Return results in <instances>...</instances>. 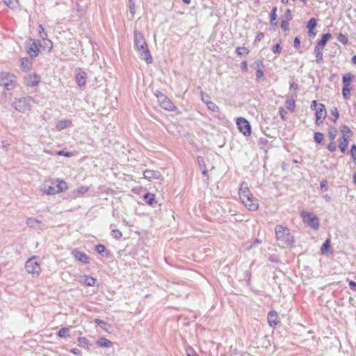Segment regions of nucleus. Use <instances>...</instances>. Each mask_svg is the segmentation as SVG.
Listing matches in <instances>:
<instances>
[{"label": "nucleus", "mask_w": 356, "mask_h": 356, "mask_svg": "<svg viewBox=\"0 0 356 356\" xmlns=\"http://www.w3.org/2000/svg\"><path fill=\"white\" fill-rule=\"evenodd\" d=\"M239 197L244 206L249 211H256L259 208V201L255 198L249 190L246 182H243L238 191Z\"/></svg>", "instance_id": "f257e3e1"}, {"label": "nucleus", "mask_w": 356, "mask_h": 356, "mask_svg": "<svg viewBox=\"0 0 356 356\" xmlns=\"http://www.w3.org/2000/svg\"><path fill=\"white\" fill-rule=\"evenodd\" d=\"M275 236L277 245L282 248H287L292 246L293 236L289 229L282 225H277L275 228Z\"/></svg>", "instance_id": "f03ea898"}, {"label": "nucleus", "mask_w": 356, "mask_h": 356, "mask_svg": "<svg viewBox=\"0 0 356 356\" xmlns=\"http://www.w3.org/2000/svg\"><path fill=\"white\" fill-rule=\"evenodd\" d=\"M67 183L59 179H49L45 181L41 188L42 191L47 195H54L65 191Z\"/></svg>", "instance_id": "7ed1b4c3"}, {"label": "nucleus", "mask_w": 356, "mask_h": 356, "mask_svg": "<svg viewBox=\"0 0 356 356\" xmlns=\"http://www.w3.org/2000/svg\"><path fill=\"white\" fill-rule=\"evenodd\" d=\"M35 102L33 97L29 96L17 98L12 104V106L20 113L31 111L33 104Z\"/></svg>", "instance_id": "20e7f679"}, {"label": "nucleus", "mask_w": 356, "mask_h": 356, "mask_svg": "<svg viewBox=\"0 0 356 356\" xmlns=\"http://www.w3.org/2000/svg\"><path fill=\"white\" fill-rule=\"evenodd\" d=\"M0 86L8 91L15 89L17 86L16 76L6 72L0 73Z\"/></svg>", "instance_id": "39448f33"}, {"label": "nucleus", "mask_w": 356, "mask_h": 356, "mask_svg": "<svg viewBox=\"0 0 356 356\" xmlns=\"http://www.w3.org/2000/svg\"><path fill=\"white\" fill-rule=\"evenodd\" d=\"M303 222L310 227L318 229L319 227V220L318 217L314 213L306 211H302L300 213Z\"/></svg>", "instance_id": "423d86ee"}, {"label": "nucleus", "mask_w": 356, "mask_h": 356, "mask_svg": "<svg viewBox=\"0 0 356 356\" xmlns=\"http://www.w3.org/2000/svg\"><path fill=\"white\" fill-rule=\"evenodd\" d=\"M155 95L156 96L158 103L161 108L170 111H173L176 109V106L172 104L170 99L161 92L156 91Z\"/></svg>", "instance_id": "0eeeda50"}, {"label": "nucleus", "mask_w": 356, "mask_h": 356, "mask_svg": "<svg viewBox=\"0 0 356 356\" xmlns=\"http://www.w3.org/2000/svg\"><path fill=\"white\" fill-rule=\"evenodd\" d=\"M26 271L33 276H38L41 268L38 259L35 257L29 259L25 264Z\"/></svg>", "instance_id": "6e6552de"}, {"label": "nucleus", "mask_w": 356, "mask_h": 356, "mask_svg": "<svg viewBox=\"0 0 356 356\" xmlns=\"http://www.w3.org/2000/svg\"><path fill=\"white\" fill-rule=\"evenodd\" d=\"M238 128L244 136H250L251 134V127L248 120L243 118H238L236 120Z\"/></svg>", "instance_id": "1a4fd4ad"}, {"label": "nucleus", "mask_w": 356, "mask_h": 356, "mask_svg": "<svg viewBox=\"0 0 356 356\" xmlns=\"http://www.w3.org/2000/svg\"><path fill=\"white\" fill-rule=\"evenodd\" d=\"M137 51L140 54L141 59L145 60L147 64L152 63L153 61L152 57L150 54L147 46H136Z\"/></svg>", "instance_id": "9d476101"}, {"label": "nucleus", "mask_w": 356, "mask_h": 356, "mask_svg": "<svg viewBox=\"0 0 356 356\" xmlns=\"http://www.w3.org/2000/svg\"><path fill=\"white\" fill-rule=\"evenodd\" d=\"M144 177L149 181L151 180H162L163 179V175L159 171L147 170L143 172Z\"/></svg>", "instance_id": "9b49d317"}, {"label": "nucleus", "mask_w": 356, "mask_h": 356, "mask_svg": "<svg viewBox=\"0 0 356 356\" xmlns=\"http://www.w3.org/2000/svg\"><path fill=\"white\" fill-rule=\"evenodd\" d=\"M40 81V76L37 74L28 75L24 78V83L27 86H36Z\"/></svg>", "instance_id": "f8f14e48"}, {"label": "nucleus", "mask_w": 356, "mask_h": 356, "mask_svg": "<svg viewBox=\"0 0 356 356\" xmlns=\"http://www.w3.org/2000/svg\"><path fill=\"white\" fill-rule=\"evenodd\" d=\"M26 225L33 229L40 230L44 227L43 222L38 219L33 218H29L26 222Z\"/></svg>", "instance_id": "ddd939ff"}, {"label": "nucleus", "mask_w": 356, "mask_h": 356, "mask_svg": "<svg viewBox=\"0 0 356 356\" xmlns=\"http://www.w3.org/2000/svg\"><path fill=\"white\" fill-rule=\"evenodd\" d=\"M75 72L78 86L80 87L85 86L87 79L86 73L82 71L80 68L76 69Z\"/></svg>", "instance_id": "4468645a"}, {"label": "nucleus", "mask_w": 356, "mask_h": 356, "mask_svg": "<svg viewBox=\"0 0 356 356\" xmlns=\"http://www.w3.org/2000/svg\"><path fill=\"white\" fill-rule=\"evenodd\" d=\"M72 254L74 257L76 259L79 261H81L83 264H89L90 258L83 252L79 251L77 250H74L72 252Z\"/></svg>", "instance_id": "2eb2a0df"}, {"label": "nucleus", "mask_w": 356, "mask_h": 356, "mask_svg": "<svg viewBox=\"0 0 356 356\" xmlns=\"http://www.w3.org/2000/svg\"><path fill=\"white\" fill-rule=\"evenodd\" d=\"M78 280L79 282L85 284L88 286H93L97 283V280L95 278L86 275L79 276Z\"/></svg>", "instance_id": "dca6fc26"}, {"label": "nucleus", "mask_w": 356, "mask_h": 356, "mask_svg": "<svg viewBox=\"0 0 356 356\" xmlns=\"http://www.w3.org/2000/svg\"><path fill=\"white\" fill-rule=\"evenodd\" d=\"M268 322L270 326L276 325L280 323L278 314L275 311L272 310L268 314Z\"/></svg>", "instance_id": "f3484780"}, {"label": "nucleus", "mask_w": 356, "mask_h": 356, "mask_svg": "<svg viewBox=\"0 0 356 356\" xmlns=\"http://www.w3.org/2000/svg\"><path fill=\"white\" fill-rule=\"evenodd\" d=\"M254 67L257 70H256V78L257 80L260 79L263 76L264 73L261 70L263 67L262 61L257 60L254 63Z\"/></svg>", "instance_id": "a211bd4d"}, {"label": "nucleus", "mask_w": 356, "mask_h": 356, "mask_svg": "<svg viewBox=\"0 0 356 356\" xmlns=\"http://www.w3.org/2000/svg\"><path fill=\"white\" fill-rule=\"evenodd\" d=\"M20 61V68L22 71L28 72L31 69L32 63L27 58H22Z\"/></svg>", "instance_id": "6ab92c4d"}, {"label": "nucleus", "mask_w": 356, "mask_h": 356, "mask_svg": "<svg viewBox=\"0 0 356 356\" xmlns=\"http://www.w3.org/2000/svg\"><path fill=\"white\" fill-rule=\"evenodd\" d=\"M72 124V122L70 120H59L56 124V128L58 131H61L63 129L70 127Z\"/></svg>", "instance_id": "aec40b11"}, {"label": "nucleus", "mask_w": 356, "mask_h": 356, "mask_svg": "<svg viewBox=\"0 0 356 356\" xmlns=\"http://www.w3.org/2000/svg\"><path fill=\"white\" fill-rule=\"evenodd\" d=\"M327 115V111L325 105L323 104H318V107L316 108V118H325Z\"/></svg>", "instance_id": "412c9836"}, {"label": "nucleus", "mask_w": 356, "mask_h": 356, "mask_svg": "<svg viewBox=\"0 0 356 356\" xmlns=\"http://www.w3.org/2000/svg\"><path fill=\"white\" fill-rule=\"evenodd\" d=\"M96 343L97 346L104 348H111L113 346V343L111 341L104 337L99 338L97 341Z\"/></svg>", "instance_id": "4be33fe9"}, {"label": "nucleus", "mask_w": 356, "mask_h": 356, "mask_svg": "<svg viewBox=\"0 0 356 356\" xmlns=\"http://www.w3.org/2000/svg\"><path fill=\"white\" fill-rule=\"evenodd\" d=\"M325 46H316L315 47V53L316 54V63H321L323 60V53L322 51Z\"/></svg>", "instance_id": "5701e85b"}, {"label": "nucleus", "mask_w": 356, "mask_h": 356, "mask_svg": "<svg viewBox=\"0 0 356 356\" xmlns=\"http://www.w3.org/2000/svg\"><path fill=\"white\" fill-rule=\"evenodd\" d=\"M39 46H31L29 47L26 49V52L30 55V56L33 58L38 56L39 51Z\"/></svg>", "instance_id": "b1692460"}, {"label": "nucleus", "mask_w": 356, "mask_h": 356, "mask_svg": "<svg viewBox=\"0 0 356 356\" xmlns=\"http://www.w3.org/2000/svg\"><path fill=\"white\" fill-rule=\"evenodd\" d=\"M349 136H343L341 139V141L339 143V147L340 148V150L341 152L344 153L348 147V138Z\"/></svg>", "instance_id": "393cba45"}, {"label": "nucleus", "mask_w": 356, "mask_h": 356, "mask_svg": "<svg viewBox=\"0 0 356 356\" xmlns=\"http://www.w3.org/2000/svg\"><path fill=\"white\" fill-rule=\"evenodd\" d=\"M3 3L11 9H17L19 3L17 0H3Z\"/></svg>", "instance_id": "a878e982"}, {"label": "nucleus", "mask_w": 356, "mask_h": 356, "mask_svg": "<svg viewBox=\"0 0 356 356\" xmlns=\"http://www.w3.org/2000/svg\"><path fill=\"white\" fill-rule=\"evenodd\" d=\"M202 101L207 104L209 110H211L213 112L218 111L219 108L215 103H213L212 102H207V101L204 100V97L203 96H202Z\"/></svg>", "instance_id": "bb28decb"}, {"label": "nucleus", "mask_w": 356, "mask_h": 356, "mask_svg": "<svg viewBox=\"0 0 356 356\" xmlns=\"http://www.w3.org/2000/svg\"><path fill=\"white\" fill-rule=\"evenodd\" d=\"M134 38H135V44H145V42L143 41V35H141L140 33L135 31Z\"/></svg>", "instance_id": "cd10ccee"}, {"label": "nucleus", "mask_w": 356, "mask_h": 356, "mask_svg": "<svg viewBox=\"0 0 356 356\" xmlns=\"http://www.w3.org/2000/svg\"><path fill=\"white\" fill-rule=\"evenodd\" d=\"M337 135V129L335 127H330L328 130V138L333 141Z\"/></svg>", "instance_id": "c85d7f7f"}, {"label": "nucleus", "mask_w": 356, "mask_h": 356, "mask_svg": "<svg viewBox=\"0 0 356 356\" xmlns=\"http://www.w3.org/2000/svg\"><path fill=\"white\" fill-rule=\"evenodd\" d=\"M144 200L147 204L149 205H153L154 202V195L151 193H147L144 195Z\"/></svg>", "instance_id": "c756f323"}, {"label": "nucleus", "mask_w": 356, "mask_h": 356, "mask_svg": "<svg viewBox=\"0 0 356 356\" xmlns=\"http://www.w3.org/2000/svg\"><path fill=\"white\" fill-rule=\"evenodd\" d=\"M287 108L293 111L296 107L295 100L293 98H288L286 101Z\"/></svg>", "instance_id": "7c9ffc66"}, {"label": "nucleus", "mask_w": 356, "mask_h": 356, "mask_svg": "<svg viewBox=\"0 0 356 356\" xmlns=\"http://www.w3.org/2000/svg\"><path fill=\"white\" fill-rule=\"evenodd\" d=\"M330 247V240L328 238L325 241V243L323 244V245L321 247V253L323 254H327Z\"/></svg>", "instance_id": "2f4dec72"}, {"label": "nucleus", "mask_w": 356, "mask_h": 356, "mask_svg": "<svg viewBox=\"0 0 356 356\" xmlns=\"http://www.w3.org/2000/svg\"><path fill=\"white\" fill-rule=\"evenodd\" d=\"M342 95L344 99H348L350 97V89L349 86H343L342 89Z\"/></svg>", "instance_id": "473e14b6"}, {"label": "nucleus", "mask_w": 356, "mask_h": 356, "mask_svg": "<svg viewBox=\"0 0 356 356\" xmlns=\"http://www.w3.org/2000/svg\"><path fill=\"white\" fill-rule=\"evenodd\" d=\"M332 37L330 33H325L322 35V38L317 42L316 44H325L328 40Z\"/></svg>", "instance_id": "72a5a7b5"}, {"label": "nucleus", "mask_w": 356, "mask_h": 356, "mask_svg": "<svg viewBox=\"0 0 356 356\" xmlns=\"http://www.w3.org/2000/svg\"><path fill=\"white\" fill-rule=\"evenodd\" d=\"M317 22L315 18H312L307 23V28L309 31L314 30L316 26Z\"/></svg>", "instance_id": "f704fd0d"}, {"label": "nucleus", "mask_w": 356, "mask_h": 356, "mask_svg": "<svg viewBox=\"0 0 356 356\" xmlns=\"http://www.w3.org/2000/svg\"><path fill=\"white\" fill-rule=\"evenodd\" d=\"M78 343H79V346L84 347V348H88V344H89L88 340L86 337H79L78 339Z\"/></svg>", "instance_id": "c9c22d12"}, {"label": "nucleus", "mask_w": 356, "mask_h": 356, "mask_svg": "<svg viewBox=\"0 0 356 356\" xmlns=\"http://www.w3.org/2000/svg\"><path fill=\"white\" fill-rule=\"evenodd\" d=\"M314 138L317 143L321 144L323 140V134L320 132H316Z\"/></svg>", "instance_id": "e433bc0d"}, {"label": "nucleus", "mask_w": 356, "mask_h": 356, "mask_svg": "<svg viewBox=\"0 0 356 356\" xmlns=\"http://www.w3.org/2000/svg\"><path fill=\"white\" fill-rule=\"evenodd\" d=\"M337 41L340 43L345 44L348 42V38L346 35L342 33H339L337 35Z\"/></svg>", "instance_id": "4c0bfd02"}, {"label": "nucleus", "mask_w": 356, "mask_h": 356, "mask_svg": "<svg viewBox=\"0 0 356 356\" xmlns=\"http://www.w3.org/2000/svg\"><path fill=\"white\" fill-rule=\"evenodd\" d=\"M353 76L350 74H346L343 76V83L344 86H349L350 82L352 81Z\"/></svg>", "instance_id": "58836bf2"}, {"label": "nucleus", "mask_w": 356, "mask_h": 356, "mask_svg": "<svg viewBox=\"0 0 356 356\" xmlns=\"http://www.w3.org/2000/svg\"><path fill=\"white\" fill-rule=\"evenodd\" d=\"M68 327H63L58 331V336L62 338L66 337L67 334H68Z\"/></svg>", "instance_id": "ea45409f"}, {"label": "nucleus", "mask_w": 356, "mask_h": 356, "mask_svg": "<svg viewBox=\"0 0 356 356\" xmlns=\"http://www.w3.org/2000/svg\"><path fill=\"white\" fill-rule=\"evenodd\" d=\"M111 236L115 239H120L122 236V232L118 229H113L111 231Z\"/></svg>", "instance_id": "a19ab883"}, {"label": "nucleus", "mask_w": 356, "mask_h": 356, "mask_svg": "<svg viewBox=\"0 0 356 356\" xmlns=\"http://www.w3.org/2000/svg\"><path fill=\"white\" fill-rule=\"evenodd\" d=\"M331 114L333 115L334 118L332 119L333 122H335L339 118V114L338 110L336 107H334L331 110Z\"/></svg>", "instance_id": "79ce46f5"}, {"label": "nucleus", "mask_w": 356, "mask_h": 356, "mask_svg": "<svg viewBox=\"0 0 356 356\" xmlns=\"http://www.w3.org/2000/svg\"><path fill=\"white\" fill-rule=\"evenodd\" d=\"M236 52L239 55H243V54H247L248 53V50L247 49V48L245 46L238 47L236 49Z\"/></svg>", "instance_id": "37998d69"}, {"label": "nucleus", "mask_w": 356, "mask_h": 356, "mask_svg": "<svg viewBox=\"0 0 356 356\" xmlns=\"http://www.w3.org/2000/svg\"><path fill=\"white\" fill-rule=\"evenodd\" d=\"M341 131L343 134V136H346L347 134H351L350 129L346 125H343L341 127Z\"/></svg>", "instance_id": "c03bdc74"}, {"label": "nucleus", "mask_w": 356, "mask_h": 356, "mask_svg": "<svg viewBox=\"0 0 356 356\" xmlns=\"http://www.w3.org/2000/svg\"><path fill=\"white\" fill-rule=\"evenodd\" d=\"M197 162L199 163V166L201 170H203L204 168H207L204 158L202 156L197 157Z\"/></svg>", "instance_id": "a18cd8bd"}, {"label": "nucleus", "mask_w": 356, "mask_h": 356, "mask_svg": "<svg viewBox=\"0 0 356 356\" xmlns=\"http://www.w3.org/2000/svg\"><path fill=\"white\" fill-rule=\"evenodd\" d=\"M277 7H274L272 10V12H271V16H270V21H271V24L273 23V21H275L277 19Z\"/></svg>", "instance_id": "49530a36"}, {"label": "nucleus", "mask_w": 356, "mask_h": 356, "mask_svg": "<svg viewBox=\"0 0 356 356\" xmlns=\"http://www.w3.org/2000/svg\"><path fill=\"white\" fill-rule=\"evenodd\" d=\"M280 26L283 31H287L289 27V24L288 22V20H282L281 22Z\"/></svg>", "instance_id": "de8ad7c7"}, {"label": "nucleus", "mask_w": 356, "mask_h": 356, "mask_svg": "<svg viewBox=\"0 0 356 356\" xmlns=\"http://www.w3.org/2000/svg\"><path fill=\"white\" fill-rule=\"evenodd\" d=\"M95 250L97 252L102 254L105 252L106 248L104 245L99 244L96 246Z\"/></svg>", "instance_id": "09e8293b"}, {"label": "nucleus", "mask_w": 356, "mask_h": 356, "mask_svg": "<svg viewBox=\"0 0 356 356\" xmlns=\"http://www.w3.org/2000/svg\"><path fill=\"white\" fill-rule=\"evenodd\" d=\"M279 113H280V118L283 120H286L285 115L286 114V111L284 110V108H283L282 107H280V109H279Z\"/></svg>", "instance_id": "8fccbe9b"}, {"label": "nucleus", "mask_w": 356, "mask_h": 356, "mask_svg": "<svg viewBox=\"0 0 356 356\" xmlns=\"http://www.w3.org/2000/svg\"><path fill=\"white\" fill-rule=\"evenodd\" d=\"M336 148L337 146L333 141H331V143H330L327 145V149L332 152H334L336 150Z\"/></svg>", "instance_id": "3c124183"}, {"label": "nucleus", "mask_w": 356, "mask_h": 356, "mask_svg": "<svg viewBox=\"0 0 356 356\" xmlns=\"http://www.w3.org/2000/svg\"><path fill=\"white\" fill-rule=\"evenodd\" d=\"M187 356H198L193 348L186 349Z\"/></svg>", "instance_id": "603ef678"}, {"label": "nucleus", "mask_w": 356, "mask_h": 356, "mask_svg": "<svg viewBox=\"0 0 356 356\" xmlns=\"http://www.w3.org/2000/svg\"><path fill=\"white\" fill-rule=\"evenodd\" d=\"M284 17L286 18V20H291L292 17H291V11L290 9H287L285 12V14H284Z\"/></svg>", "instance_id": "864d4df0"}, {"label": "nucleus", "mask_w": 356, "mask_h": 356, "mask_svg": "<svg viewBox=\"0 0 356 356\" xmlns=\"http://www.w3.org/2000/svg\"><path fill=\"white\" fill-rule=\"evenodd\" d=\"M351 155L355 160H356V145H353L351 147Z\"/></svg>", "instance_id": "5fc2aeb1"}, {"label": "nucleus", "mask_w": 356, "mask_h": 356, "mask_svg": "<svg viewBox=\"0 0 356 356\" xmlns=\"http://www.w3.org/2000/svg\"><path fill=\"white\" fill-rule=\"evenodd\" d=\"M317 107H318V104H317V102L316 100H313L310 106L311 109L316 111Z\"/></svg>", "instance_id": "6e6d98bb"}, {"label": "nucleus", "mask_w": 356, "mask_h": 356, "mask_svg": "<svg viewBox=\"0 0 356 356\" xmlns=\"http://www.w3.org/2000/svg\"><path fill=\"white\" fill-rule=\"evenodd\" d=\"M95 322L97 324L99 325L102 327H104V326H103V325H105L106 324V322H104V321H102V320H101V319H99V318H96V319L95 320Z\"/></svg>", "instance_id": "4d7b16f0"}, {"label": "nucleus", "mask_w": 356, "mask_h": 356, "mask_svg": "<svg viewBox=\"0 0 356 356\" xmlns=\"http://www.w3.org/2000/svg\"><path fill=\"white\" fill-rule=\"evenodd\" d=\"M349 287L350 289L356 291V282H355L354 281H350Z\"/></svg>", "instance_id": "13d9d810"}, {"label": "nucleus", "mask_w": 356, "mask_h": 356, "mask_svg": "<svg viewBox=\"0 0 356 356\" xmlns=\"http://www.w3.org/2000/svg\"><path fill=\"white\" fill-rule=\"evenodd\" d=\"M281 49V46H273V51L274 52V54H277L280 52Z\"/></svg>", "instance_id": "bf43d9fd"}, {"label": "nucleus", "mask_w": 356, "mask_h": 356, "mask_svg": "<svg viewBox=\"0 0 356 356\" xmlns=\"http://www.w3.org/2000/svg\"><path fill=\"white\" fill-rule=\"evenodd\" d=\"M40 27V34L42 39H44L47 36V34L44 32V29L42 27L41 25L39 26Z\"/></svg>", "instance_id": "052dcab7"}, {"label": "nucleus", "mask_w": 356, "mask_h": 356, "mask_svg": "<svg viewBox=\"0 0 356 356\" xmlns=\"http://www.w3.org/2000/svg\"><path fill=\"white\" fill-rule=\"evenodd\" d=\"M241 69L244 72H247L248 70V64L246 61H243L241 63Z\"/></svg>", "instance_id": "680f3d73"}, {"label": "nucleus", "mask_w": 356, "mask_h": 356, "mask_svg": "<svg viewBox=\"0 0 356 356\" xmlns=\"http://www.w3.org/2000/svg\"><path fill=\"white\" fill-rule=\"evenodd\" d=\"M71 353H72L73 354L76 355H81V350H79L77 348L72 349L71 350Z\"/></svg>", "instance_id": "e2e57ef3"}, {"label": "nucleus", "mask_w": 356, "mask_h": 356, "mask_svg": "<svg viewBox=\"0 0 356 356\" xmlns=\"http://www.w3.org/2000/svg\"><path fill=\"white\" fill-rule=\"evenodd\" d=\"M58 155H63V156H67V157H70L72 155V154L70 152L64 153L63 151H59L58 152Z\"/></svg>", "instance_id": "0e129e2a"}, {"label": "nucleus", "mask_w": 356, "mask_h": 356, "mask_svg": "<svg viewBox=\"0 0 356 356\" xmlns=\"http://www.w3.org/2000/svg\"><path fill=\"white\" fill-rule=\"evenodd\" d=\"M324 120V118H316V124L317 125H321L323 124V120Z\"/></svg>", "instance_id": "69168bd1"}, {"label": "nucleus", "mask_w": 356, "mask_h": 356, "mask_svg": "<svg viewBox=\"0 0 356 356\" xmlns=\"http://www.w3.org/2000/svg\"><path fill=\"white\" fill-rule=\"evenodd\" d=\"M308 35H309V38H314L315 36V33L314 32L313 30H311V31L308 30Z\"/></svg>", "instance_id": "338daca9"}, {"label": "nucleus", "mask_w": 356, "mask_h": 356, "mask_svg": "<svg viewBox=\"0 0 356 356\" xmlns=\"http://www.w3.org/2000/svg\"><path fill=\"white\" fill-rule=\"evenodd\" d=\"M352 63L354 65H356V55L353 56V58H352Z\"/></svg>", "instance_id": "774afa93"}]
</instances>
